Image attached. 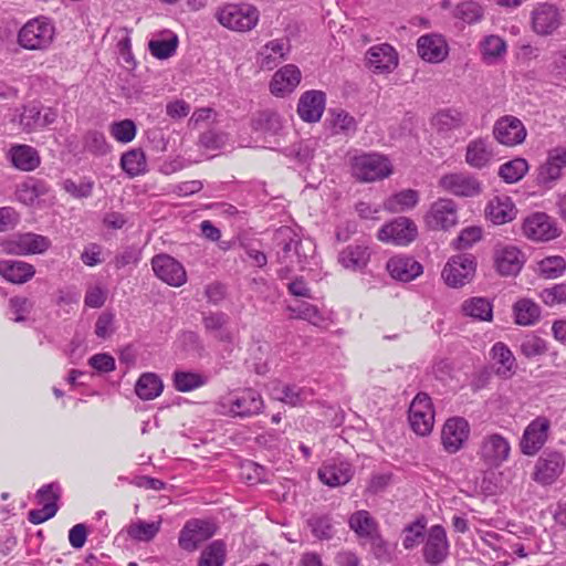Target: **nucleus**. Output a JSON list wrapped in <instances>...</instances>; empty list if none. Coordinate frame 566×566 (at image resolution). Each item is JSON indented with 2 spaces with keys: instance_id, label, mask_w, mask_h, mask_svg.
<instances>
[{
  "instance_id": "nucleus-25",
  "label": "nucleus",
  "mask_w": 566,
  "mask_h": 566,
  "mask_svg": "<svg viewBox=\"0 0 566 566\" xmlns=\"http://www.w3.org/2000/svg\"><path fill=\"white\" fill-rule=\"evenodd\" d=\"M390 276L401 282H410L423 272V266L409 255H396L387 262Z\"/></svg>"
},
{
  "instance_id": "nucleus-39",
  "label": "nucleus",
  "mask_w": 566,
  "mask_h": 566,
  "mask_svg": "<svg viewBox=\"0 0 566 566\" xmlns=\"http://www.w3.org/2000/svg\"><path fill=\"white\" fill-rule=\"evenodd\" d=\"M164 389L161 379L154 373L140 375L135 385V392L142 400L157 398Z\"/></svg>"
},
{
  "instance_id": "nucleus-19",
  "label": "nucleus",
  "mask_w": 566,
  "mask_h": 566,
  "mask_svg": "<svg viewBox=\"0 0 566 566\" xmlns=\"http://www.w3.org/2000/svg\"><path fill=\"white\" fill-rule=\"evenodd\" d=\"M524 235L533 241H549L558 235L551 218L544 212L528 216L522 227Z\"/></svg>"
},
{
  "instance_id": "nucleus-14",
  "label": "nucleus",
  "mask_w": 566,
  "mask_h": 566,
  "mask_svg": "<svg viewBox=\"0 0 566 566\" xmlns=\"http://www.w3.org/2000/svg\"><path fill=\"white\" fill-rule=\"evenodd\" d=\"M566 167V148L558 146L547 153V158L538 168L536 182L541 186L551 188L563 176V169Z\"/></svg>"
},
{
  "instance_id": "nucleus-1",
  "label": "nucleus",
  "mask_w": 566,
  "mask_h": 566,
  "mask_svg": "<svg viewBox=\"0 0 566 566\" xmlns=\"http://www.w3.org/2000/svg\"><path fill=\"white\" fill-rule=\"evenodd\" d=\"M275 241L281 247L276 253L277 262L282 265L277 270V277L285 280L294 272L296 265L301 270L305 268L310 256L308 251H313L312 243L303 242L289 227L276 230Z\"/></svg>"
},
{
  "instance_id": "nucleus-4",
  "label": "nucleus",
  "mask_w": 566,
  "mask_h": 566,
  "mask_svg": "<svg viewBox=\"0 0 566 566\" xmlns=\"http://www.w3.org/2000/svg\"><path fill=\"white\" fill-rule=\"evenodd\" d=\"M259 17V10L249 3H228L216 13L220 24L237 32L252 30L258 24Z\"/></svg>"
},
{
  "instance_id": "nucleus-15",
  "label": "nucleus",
  "mask_w": 566,
  "mask_h": 566,
  "mask_svg": "<svg viewBox=\"0 0 566 566\" xmlns=\"http://www.w3.org/2000/svg\"><path fill=\"white\" fill-rule=\"evenodd\" d=\"M470 424L462 417L449 418L441 431V442L448 453H457L469 439Z\"/></svg>"
},
{
  "instance_id": "nucleus-34",
  "label": "nucleus",
  "mask_w": 566,
  "mask_h": 566,
  "mask_svg": "<svg viewBox=\"0 0 566 566\" xmlns=\"http://www.w3.org/2000/svg\"><path fill=\"white\" fill-rule=\"evenodd\" d=\"M370 250L364 244H350L338 254V262L348 270L360 271L370 260Z\"/></svg>"
},
{
  "instance_id": "nucleus-48",
  "label": "nucleus",
  "mask_w": 566,
  "mask_h": 566,
  "mask_svg": "<svg viewBox=\"0 0 566 566\" xmlns=\"http://www.w3.org/2000/svg\"><path fill=\"white\" fill-rule=\"evenodd\" d=\"M226 544L222 541L211 542L202 552L198 566H223L226 563Z\"/></svg>"
},
{
  "instance_id": "nucleus-23",
  "label": "nucleus",
  "mask_w": 566,
  "mask_h": 566,
  "mask_svg": "<svg viewBox=\"0 0 566 566\" xmlns=\"http://www.w3.org/2000/svg\"><path fill=\"white\" fill-rule=\"evenodd\" d=\"M494 263L501 275H516L524 264V254L516 247L499 245L494 251Z\"/></svg>"
},
{
  "instance_id": "nucleus-26",
  "label": "nucleus",
  "mask_w": 566,
  "mask_h": 566,
  "mask_svg": "<svg viewBox=\"0 0 566 566\" xmlns=\"http://www.w3.org/2000/svg\"><path fill=\"white\" fill-rule=\"evenodd\" d=\"M494 157L492 143L488 138H475L469 142L465 149V163L475 169L488 167Z\"/></svg>"
},
{
  "instance_id": "nucleus-3",
  "label": "nucleus",
  "mask_w": 566,
  "mask_h": 566,
  "mask_svg": "<svg viewBox=\"0 0 566 566\" xmlns=\"http://www.w3.org/2000/svg\"><path fill=\"white\" fill-rule=\"evenodd\" d=\"M352 175L360 182H374L389 177L392 166L389 159L377 153H364L352 159Z\"/></svg>"
},
{
  "instance_id": "nucleus-49",
  "label": "nucleus",
  "mask_w": 566,
  "mask_h": 566,
  "mask_svg": "<svg viewBox=\"0 0 566 566\" xmlns=\"http://www.w3.org/2000/svg\"><path fill=\"white\" fill-rule=\"evenodd\" d=\"M127 535L137 542H149L159 532V523L138 520L132 522L126 528Z\"/></svg>"
},
{
  "instance_id": "nucleus-62",
  "label": "nucleus",
  "mask_w": 566,
  "mask_h": 566,
  "mask_svg": "<svg viewBox=\"0 0 566 566\" xmlns=\"http://www.w3.org/2000/svg\"><path fill=\"white\" fill-rule=\"evenodd\" d=\"M208 382V377L195 371H179V391L188 392Z\"/></svg>"
},
{
  "instance_id": "nucleus-10",
  "label": "nucleus",
  "mask_w": 566,
  "mask_h": 566,
  "mask_svg": "<svg viewBox=\"0 0 566 566\" xmlns=\"http://www.w3.org/2000/svg\"><path fill=\"white\" fill-rule=\"evenodd\" d=\"M418 234L415 222L406 217H399L382 226L377 234L378 240L396 245H407Z\"/></svg>"
},
{
  "instance_id": "nucleus-44",
  "label": "nucleus",
  "mask_w": 566,
  "mask_h": 566,
  "mask_svg": "<svg viewBox=\"0 0 566 566\" xmlns=\"http://www.w3.org/2000/svg\"><path fill=\"white\" fill-rule=\"evenodd\" d=\"M252 128L255 132L275 135L282 129L281 116L270 109L259 112L252 119Z\"/></svg>"
},
{
  "instance_id": "nucleus-7",
  "label": "nucleus",
  "mask_w": 566,
  "mask_h": 566,
  "mask_svg": "<svg viewBox=\"0 0 566 566\" xmlns=\"http://www.w3.org/2000/svg\"><path fill=\"white\" fill-rule=\"evenodd\" d=\"M219 406L222 409L221 412H229L232 416L249 417L258 415L263 409V399L261 395L253 389H245L235 396L223 397Z\"/></svg>"
},
{
  "instance_id": "nucleus-31",
  "label": "nucleus",
  "mask_w": 566,
  "mask_h": 566,
  "mask_svg": "<svg viewBox=\"0 0 566 566\" xmlns=\"http://www.w3.org/2000/svg\"><path fill=\"white\" fill-rule=\"evenodd\" d=\"M35 274L32 264L18 260H0V275L8 282L23 284Z\"/></svg>"
},
{
  "instance_id": "nucleus-22",
  "label": "nucleus",
  "mask_w": 566,
  "mask_h": 566,
  "mask_svg": "<svg viewBox=\"0 0 566 566\" xmlns=\"http://www.w3.org/2000/svg\"><path fill=\"white\" fill-rule=\"evenodd\" d=\"M419 56L429 63H440L449 54L446 39L436 33L421 35L417 41Z\"/></svg>"
},
{
  "instance_id": "nucleus-58",
  "label": "nucleus",
  "mask_w": 566,
  "mask_h": 566,
  "mask_svg": "<svg viewBox=\"0 0 566 566\" xmlns=\"http://www.w3.org/2000/svg\"><path fill=\"white\" fill-rule=\"evenodd\" d=\"M149 52L157 59L164 60L171 56L177 49V35L174 34L169 40H150L148 43Z\"/></svg>"
},
{
  "instance_id": "nucleus-37",
  "label": "nucleus",
  "mask_w": 566,
  "mask_h": 566,
  "mask_svg": "<svg viewBox=\"0 0 566 566\" xmlns=\"http://www.w3.org/2000/svg\"><path fill=\"white\" fill-rule=\"evenodd\" d=\"M463 315L476 321L491 322L493 318V305L485 297H471L461 305Z\"/></svg>"
},
{
  "instance_id": "nucleus-30",
  "label": "nucleus",
  "mask_w": 566,
  "mask_h": 566,
  "mask_svg": "<svg viewBox=\"0 0 566 566\" xmlns=\"http://www.w3.org/2000/svg\"><path fill=\"white\" fill-rule=\"evenodd\" d=\"M290 51L289 40L275 39L268 42L259 53V65L262 70L271 71L286 59Z\"/></svg>"
},
{
  "instance_id": "nucleus-36",
  "label": "nucleus",
  "mask_w": 566,
  "mask_h": 566,
  "mask_svg": "<svg viewBox=\"0 0 566 566\" xmlns=\"http://www.w3.org/2000/svg\"><path fill=\"white\" fill-rule=\"evenodd\" d=\"M492 359L497 364L496 374L510 378L516 369V360L511 349L502 342H497L491 349Z\"/></svg>"
},
{
  "instance_id": "nucleus-60",
  "label": "nucleus",
  "mask_w": 566,
  "mask_h": 566,
  "mask_svg": "<svg viewBox=\"0 0 566 566\" xmlns=\"http://www.w3.org/2000/svg\"><path fill=\"white\" fill-rule=\"evenodd\" d=\"M481 238L482 229L480 227H468L453 240L452 245L455 250H464L471 248L475 242L480 241Z\"/></svg>"
},
{
  "instance_id": "nucleus-45",
  "label": "nucleus",
  "mask_w": 566,
  "mask_h": 566,
  "mask_svg": "<svg viewBox=\"0 0 566 566\" xmlns=\"http://www.w3.org/2000/svg\"><path fill=\"white\" fill-rule=\"evenodd\" d=\"M312 534L321 541H328L334 536L332 517L327 514H313L306 521Z\"/></svg>"
},
{
  "instance_id": "nucleus-21",
  "label": "nucleus",
  "mask_w": 566,
  "mask_h": 566,
  "mask_svg": "<svg viewBox=\"0 0 566 566\" xmlns=\"http://www.w3.org/2000/svg\"><path fill=\"white\" fill-rule=\"evenodd\" d=\"M57 118V112L53 108H44L43 111L36 105L23 106L20 114V126L27 133L42 130L46 126L53 124Z\"/></svg>"
},
{
  "instance_id": "nucleus-18",
  "label": "nucleus",
  "mask_w": 566,
  "mask_h": 566,
  "mask_svg": "<svg viewBox=\"0 0 566 566\" xmlns=\"http://www.w3.org/2000/svg\"><path fill=\"white\" fill-rule=\"evenodd\" d=\"M366 65L376 74L391 73L398 65L396 50L387 43L374 45L366 53Z\"/></svg>"
},
{
  "instance_id": "nucleus-61",
  "label": "nucleus",
  "mask_w": 566,
  "mask_h": 566,
  "mask_svg": "<svg viewBox=\"0 0 566 566\" xmlns=\"http://www.w3.org/2000/svg\"><path fill=\"white\" fill-rule=\"evenodd\" d=\"M277 391L280 395L276 398L293 407L301 406L307 398L306 390L296 386H283Z\"/></svg>"
},
{
  "instance_id": "nucleus-57",
  "label": "nucleus",
  "mask_w": 566,
  "mask_h": 566,
  "mask_svg": "<svg viewBox=\"0 0 566 566\" xmlns=\"http://www.w3.org/2000/svg\"><path fill=\"white\" fill-rule=\"evenodd\" d=\"M84 147L93 155L102 156L108 153L109 145L105 135L97 130H90L84 136Z\"/></svg>"
},
{
  "instance_id": "nucleus-64",
  "label": "nucleus",
  "mask_w": 566,
  "mask_h": 566,
  "mask_svg": "<svg viewBox=\"0 0 566 566\" xmlns=\"http://www.w3.org/2000/svg\"><path fill=\"white\" fill-rule=\"evenodd\" d=\"M549 70L557 80L566 82V46L552 54Z\"/></svg>"
},
{
  "instance_id": "nucleus-2",
  "label": "nucleus",
  "mask_w": 566,
  "mask_h": 566,
  "mask_svg": "<svg viewBox=\"0 0 566 566\" xmlns=\"http://www.w3.org/2000/svg\"><path fill=\"white\" fill-rule=\"evenodd\" d=\"M55 38L54 22L44 15L30 19L18 32V44L29 51L48 50Z\"/></svg>"
},
{
  "instance_id": "nucleus-41",
  "label": "nucleus",
  "mask_w": 566,
  "mask_h": 566,
  "mask_svg": "<svg viewBox=\"0 0 566 566\" xmlns=\"http://www.w3.org/2000/svg\"><path fill=\"white\" fill-rule=\"evenodd\" d=\"M120 167L130 178L144 175L147 171L145 153L140 148L124 153L120 158Z\"/></svg>"
},
{
  "instance_id": "nucleus-56",
  "label": "nucleus",
  "mask_w": 566,
  "mask_h": 566,
  "mask_svg": "<svg viewBox=\"0 0 566 566\" xmlns=\"http://www.w3.org/2000/svg\"><path fill=\"white\" fill-rule=\"evenodd\" d=\"M228 134L217 129H208L199 137L198 145L206 150H219L226 146Z\"/></svg>"
},
{
  "instance_id": "nucleus-24",
  "label": "nucleus",
  "mask_w": 566,
  "mask_h": 566,
  "mask_svg": "<svg viewBox=\"0 0 566 566\" xmlns=\"http://www.w3.org/2000/svg\"><path fill=\"white\" fill-rule=\"evenodd\" d=\"M326 95L322 91H307L298 99L297 114L306 123H316L325 109Z\"/></svg>"
},
{
  "instance_id": "nucleus-6",
  "label": "nucleus",
  "mask_w": 566,
  "mask_h": 566,
  "mask_svg": "<svg viewBox=\"0 0 566 566\" xmlns=\"http://www.w3.org/2000/svg\"><path fill=\"white\" fill-rule=\"evenodd\" d=\"M476 262L472 254L462 253L451 256L446 263L441 276L450 287H460L471 281Z\"/></svg>"
},
{
  "instance_id": "nucleus-63",
  "label": "nucleus",
  "mask_w": 566,
  "mask_h": 566,
  "mask_svg": "<svg viewBox=\"0 0 566 566\" xmlns=\"http://www.w3.org/2000/svg\"><path fill=\"white\" fill-rule=\"evenodd\" d=\"M424 527L426 524L421 520H417L405 527V537L402 544L406 549L413 548L419 543V541L423 538Z\"/></svg>"
},
{
  "instance_id": "nucleus-55",
  "label": "nucleus",
  "mask_w": 566,
  "mask_h": 566,
  "mask_svg": "<svg viewBox=\"0 0 566 566\" xmlns=\"http://www.w3.org/2000/svg\"><path fill=\"white\" fill-rule=\"evenodd\" d=\"M289 311L293 313L295 318L307 321L315 326L324 321L318 307L307 302H302L295 307L290 306Z\"/></svg>"
},
{
  "instance_id": "nucleus-5",
  "label": "nucleus",
  "mask_w": 566,
  "mask_h": 566,
  "mask_svg": "<svg viewBox=\"0 0 566 566\" xmlns=\"http://www.w3.org/2000/svg\"><path fill=\"white\" fill-rule=\"evenodd\" d=\"M511 453L509 440L500 433H490L482 438L478 457L488 469H497L507 461Z\"/></svg>"
},
{
  "instance_id": "nucleus-11",
  "label": "nucleus",
  "mask_w": 566,
  "mask_h": 566,
  "mask_svg": "<svg viewBox=\"0 0 566 566\" xmlns=\"http://www.w3.org/2000/svg\"><path fill=\"white\" fill-rule=\"evenodd\" d=\"M424 221L432 230H449L458 223L457 203L452 199H438L431 205Z\"/></svg>"
},
{
  "instance_id": "nucleus-13",
  "label": "nucleus",
  "mask_w": 566,
  "mask_h": 566,
  "mask_svg": "<svg viewBox=\"0 0 566 566\" xmlns=\"http://www.w3.org/2000/svg\"><path fill=\"white\" fill-rule=\"evenodd\" d=\"M551 421L546 417H537L525 428L520 448L525 455H535L548 439Z\"/></svg>"
},
{
  "instance_id": "nucleus-17",
  "label": "nucleus",
  "mask_w": 566,
  "mask_h": 566,
  "mask_svg": "<svg viewBox=\"0 0 566 566\" xmlns=\"http://www.w3.org/2000/svg\"><path fill=\"white\" fill-rule=\"evenodd\" d=\"M448 554L449 542L446 530L441 525L431 526L423 546V558L426 563L431 566H437L447 558Z\"/></svg>"
},
{
  "instance_id": "nucleus-16",
  "label": "nucleus",
  "mask_w": 566,
  "mask_h": 566,
  "mask_svg": "<svg viewBox=\"0 0 566 566\" xmlns=\"http://www.w3.org/2000/svg\"><path fill=\"white\" fill-rule=\"evenodd\" d=\"M214 533V524L205 520H190L181 530L179 535V546L187 551H195L201 543L211 538Z\"/></svg>"
},
{
  "instance_id": "nucleus-42",
  "label": "nucleus",
  "mask_w": 566,
  "mask_h": 566,
  "mask_svg": "<svg viewBox=\"0 0 566 566\" xmlns=\"http://www.w3.org/2000/svg\"><path fill=\"white\" fill-rule=\"evenodd\" d=\"M432 126L440 134H448L464 124L463 114L457 109H442L432 118Z\"/></svg>"
},
{
  "instance_id": "nucleus-52",
  "label": "nucleus",
  "mask_w": 566,
  "mask_h": 566,
  "mask_svg": "<svg viewBox=\"0 0 566 566\" xmlns=\"http://www.w3.org/2000/svg\"><path fill=\"white\" fill-rule=\"evenodd\" d=\"M520 352L526 358L542 356L547 352L546 342L537 335L528 334L522 338Z\"/></svg>"
},
{
  "instance_id": "nucleus-59",
  "label": "nucleus",
  "mask_w": 566,
  "mask_h": 566,
  "mask_svg": "<svg viewBox=\"0 0 566 566\" xmlns=\"http://www.w3.org/2000/svg\"><path fill=\"white\" fill-rule=\"evenodd\" d=\"M539 298L547 306L566 304V283L554 284L539 293Z\"/></svg>"
},
{
  "instance_id": "nucleus-51",
  "label": "nucleus",
  "mask_w": 566,
  "mask_h": 566,
  "mask_svg": "<svg viewBox=\"0 0 566 566\" xmlns=\"http://www.w3.org/2000/svg\"><path fill=\"white\" fill-rule=\"evenodd\" d=\"M332 127L335 134H345L348 135L350 133H355L357 129L356 119L344 109H332Z\"/></svg>"
},
{
  "instance_id": "nucleus-9",
  "label": "nucleus",
  "mask_w": 566,
  "mask_h": 566,
  "mask_svg": "<svg viewBox=\"0 0 566 566\" xmlns=\"http://www.w3.org/2000/svg\"><path fill=\"white\" fill-rule=\"evenodd\" d=\"M527 130L522 120L513 115H504L495 120L493 137L501 145L514 147L524 143Z\"/></svg>"
},
{
  "instance_id": "nucleus-38",
  "label": "nucleus",
  "mask_w": 566,
  "mask_h": 566,
  "mask_svg": "<svg viewBox=\"0 0 566 566\" xmlns=\"http://www.w3.org/2000/svg\"><path fill=\"white\" fill-rule=\"evenodd\" d=\"M155 275L171 286H177V261L165 253L151 259Z\"/></svg>"
},
{
  "instance_id": "nucleus-28",
  "label": "nucleus",
  "mask_w": 566,
  "mask_h": 566,
  "mask_svg": "<svg viewBox=\"0 0 566 566\" xmlns=\"http://www.w3.org/2000/svg\"><path fill=\"white\" fill-rule=\"evenodd\" d=\"M301 82V71L293 64H287L276 71L270 83L271 93L284 96L292 93Z\"/></svg>"
},
{
  "instance_id": "nucleus-53",
  "label": "nucleus",
  "mask_w": 566,
  "mask_h": 566,
  "mask_svg": "<svg viewBox=\"0 0 566 566\" xmlns=\"http://www.w3.org/2000/svg\"><path fill=\"white\" fill-rule=\"evenodd\" d=\"M566 270V262L562 256H548L538 263V271L544 279H556Z\"/></svg>"
},
{
  "instance_id": "nucleus-27",
  "label": "nucleus",
  "mask_w": 566,
  "mask_h": 566,
  "mask_svg": "<svg viewBox=\"0 0 566 566\" xmlns=\"http://www.w3.org/2000/svg\"><path fill=\"white\" fill-rule=\"evenodd\" d=\"M352 465L346 461L331 460L318 470L322 483L336 488L348 483L352 479Z\"/></svg>"
},
{
  "instance_id": "nucleus-32",
  "label": "nucleus",
  "mask_w": 566,
  "mask_h": 566,
  "mask_svg": "<svg viewBox=\"0 0 566 566\" xmlns=\"http://www.w3.org/2000/svg\"><path fill=\"white\" fill-rule=\"evenodd\" d=\"M485 216L494 224H504L515 218V206L509 197H494L486 205Z\"/></svg>"
},
{
  "instance_id": "nucleus-29",
  "label": "nucleus",
  "mask_w": 566,
  "mask_h": 566,
  "mask_svg": "<svg viewBox=\"0 0 566 566\" xmlns=\"http://www.w3.org/2000/svg\"><path fill=\"white\" fill-rule=\"evenodd\" d=\"M533 28L538 34H552L560 24L558 9L548 3H542L533 11Z\"/></svg>"
},
{
  "instance_id": "nucleus-46",
  "label": "nucleus",
  "mask_w": 566,
  "mask_h": 566,
  "mask_svg": "<svg viewBox=\"0 0 566 566\" xmlns=\"http://www.w3.org/2000/svg\"><path fill=\"white\" fill-rule=\"evenodd\" d=\"M528 171V163L524 158H514L504 163L499 168V176L506 184H515L520 181Z\"/></svg>"
},
{
  "instance_id": "nucleus-33",
  "label": "nucleus",
  "mask_w": 566,
  "mask_h": 566,
  "mask_svg": "<svg viewBox=\"0 0 566 566\" xmlns=\"http://www.w3.org/2000/svg\"><path fill=\"white\" fill-rule=\"evenodd\" d=\"M8 156L12 166L22 171H32L41 164L38 150L29 145L12 146Z\"/></svg>"
},
{
  "instance_id": "nucleus-50",
  "label": "nucleus",
  "mask_w": 566,
  "mask_h": 566,
  "mask_svg": "<svg viewBox=\"0 0 566 566\" xmlns=\"http://www.w3.org/2000/svg\"><path fill=\"white\" fill-rule=\"evenodd\" d=\"M20 243L23 255L44 253L51 247L49 238L32 232L20 234Z\"/></svg>"
},
{
  "instance_id": "nucleus-43",
  "label": "nucleus",
  "mask_w": 566,
  "mask_h": 566,
  "mask_svg": "<svg viewBox=\"0 0 566 566\" xmlns=\"http://www.w3.org/2000/svg\"><path fill=\"white\" fill-rule=\"evenodd\" d=\"M418 201V192L412 189H406L387 198L384 202V208L389 212L397 213L413 208Z\"/></svg>"
},
{
  "instance_id": "nucleus-12",
  "label": "nucleus",
  "mask_w": 566,
  "mask_h": 566,
  "mask_svg": "<svg viewBox=\"0 0 566 566\" xmlns=\"http://www.w3.org/2000/svg\"><path fill=\"white\" fill-rule=\"evenodd\" d=\"M439 187L457 197H475L482 192V184L468 172H451L439 179Z\"/></svg>"
},
{
  "instance_id": "nucleus-54",
  "label": "nucleus",
  "mask_w": 566,
  "mask_h": 566,
  "mask_svg": "<svg viewBox=\"0 0 566 566\" xmlns=\"http://www.w3.org/2000/svg\"><path fill=\"white\" fill-rule=\"evenodd\" d=\"M136 125L132 119L114 122L109 126L111 135L119 143L132 142L136 136Z\"/></svg>"
},
{
  "instance_id": "nucleus-35",
  "label": "nucleus",
  "mask_w": 566,
  "mask_h": 566,
  "mask_svg": "<svg viewBox=\"0 0 566 566\" xmlns=\"http://www.w3.org/2000/svg\"><path fill=\"white\" fill-rule=\"evenodd\" d=\"M349 528L360 537L368 539L377 532H379V525L371 514L366 510H359L354 512L348 518Z\"/></svg>"
},
{
  "instance_id": "nucleus-8",
  "label": "nucleus",
  "mask_w": 566,
  "mask_h": 566,
  "mask_svg": "<svg viewBox=\"0 0 566 566\" xmlns=\"http://www.w3.org/2000/svg\"><path fill=\"white\" fill-rule=\"evenodd\" d=\"M408 419L411 429L418 436H427L434 423V411L431 398L426 392H419L410 403Z\"/></svg>"
},
{
  "instance_id": "nucleus-47",
  "label": "nucleus",
  "mask_w": 566,
  "mask_h": 566,
  "mask_svg": "<svg viewBox=\"0 0 566 566\" xmlns=\"http://www.w3.org/2000/svg\"><path fill=\"white\" fill-rule=\"evenodd\" d=\"M483 60L491 64L501 59L506 52L505 41L497 35H488L480 44Z\"/></svg>"
},
{
  "instance_id": "nucleus-40",
  "label": "nucleus",
  "mask_w": 566,
  "mask_h": 566,
  "mask_svg": "<svg viewBox=\"0 0 566 566\" xmlns=\"http://www.w3.org/2000/svg\"><path fill=\"white\" fill-rule=\"evenodd\" d=\"M515 323L522 326L534 325L539 321L541 307L530 298L518 300L513 306Z\"/></svg>"
},
{
  "instance_id": "nucleus-20",
  "label": "nucleus",
  "mask_w": 566,
  "mask_h": 566,
  "mask_svg": "<svg viewBox=\"0 0 566 566\" xmlns=\"http://www.w3.org/2000/svg\"><path fill=\"white\" fill-rule=\"evenodd\" d=\"M564 467L565 459L562 453H544L536 462L534 480L543 485H549L563 473Z\"/></svg>"
}]
</instances>
